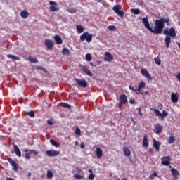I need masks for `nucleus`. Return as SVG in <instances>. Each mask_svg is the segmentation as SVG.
Masks as SVG:
<instances>
[{"label":"nucleus","instance_id":"21","mask_svg":"<svg viewBox=\"0 0 180 180\" xmlns=\"http://www.w3.org/2000/svg\"><path fill=\"white\" fill-rule=\"evenodd\" d=\"M143 88H146V82H141L139 84V86L137 91H136L137 95H139L140 91H141V89H143Z\"/></svg>","mask_w":180,"mask_h":180},{"label":"nucleus","instance_id":"36","mask_svg":"<svg viewBox=\"0 0 180 180\" xmlns=\"http://www.w3.org/2000/svg\"><path fill=\"white\" fill-rule=\"evenodd\" d=\"M131 12L134 13V15H140V9L131 8Z\"/></svg>","mask_w":180,"mask_h":180},{"label":"nucleus","instance_id":"46","mask_svg":"<svg viewBox=\"0 0 180 180\" xmlns=\"http://www.w3.org/2000/svg\"><path fill=\"white\" fill-rule=\"evenodd\" d=\"M48 124L51 125L54 124V120L53 119H49L47 120Z\"/></svg>","mask_w":180,"mask_h":180},{"label":"nucleus","instance_id":"18","mask_svg":"<svg viewBox=\"0 0 180 180\" xmlns=\"http://www.w3.org/2000/svg\"><path fill=\"white\" fill-rule=\"evenodd\" d=\"M45 45L46 46L48 50H51V49H53V41L51 39H46Z\"/></svg>","mask_w":180,"mask_h":180},{"label":"nucleus","instance_id":"22","mask_svg":"<svg viewBox=\"0 0 180 180\" xmlns=\"http://www.w3.org/2000/svg\"><path fill=\"white\" fill-rule=\"evenodd\" d=\"M160 146H161V143L158 141L153 140V147L155 148L156 151H160Z\"/></svg>","mask_w":180,"mask_h":180},{"label":"nucleus","instance_id":"29","mask_svg":"<svg viewBox=\"0 0 180 180\" xmlns=\"http://www.w3.org/2000/svg\"><path fill=\"white\" fill-rule=\"evenodd\" d=\"M28 61H30V63H33L34 64H37L39 63L37 58H33L32 56L28 57Z\"/></svg>","mask_w":180,"mask_h":180},{"label":"nucleus","instance_id":"50","mask_svg":"<svg viewBox=\"0 0 180 180\" xmlns=\"http://www.w3.org/2000/svg\"><path fill=\"white\" fill-rule=\"evenodd\" d=\"M94 178H95V174H90L89 176V179L91 180H94Z\"/></svg>","mask_w":180,"mask_h":180},{"label":"nucleus","instance_id":"45","mask_svg":"<svg viewBox=\"0 0 180 180\" xmlns=\"http://www.w3.org/2000/svg\"><path fill=\"white\" fill-rule=\"evenodd\" d=\"M68 11H69L70 13H75V12H77V9H75V8H68Z\"/></svg>","mask_w":180,"mask_h":180},{"label":"nucleus","instance_id":"30","mask_svg":"<svg viewBox=\"0 0 180 180\" xmlns=\"http://www.w3.org/2000/svg\"><path fill=\"white\" fill-rule=\"evenodd\" d=\"M150 110H154V112H155L156 116H159V117H161V116H162V113H161V112L158 110V109H156V108H150Z\"/></svg>","mask_w":180,"mask_h":180},{"label":"nucleus","instance_id":"4","mask_svg":"<svg viewBox=\"0 0 180 180\" xmlns=\"http://www.w3.org/2000/svg\"><path fill=\"white\" fill-rule=\"evenodd\" d=\"M49 9L51 12H57V11L60 10V8H58V4L56 1H49Z\"/></svg>","mask_w":180,"mask_h":180},{"label":"nucleus","instance_id":"34","mask_svg":"<svg viewBox=\"0 0 180 180\" xmlns=\"http://www.w3.org/2000/svg\"><path fill=\"white\" fill-rule=\"evenodd\" d=\"M50 143L51 144H52V146H53L54 147H60V143L53 139L50 140Z\"/></svg>","mask_w":180,"mask_h":180},{"label":"nucleus","instance_id":"11","mask_svg":"<svg viewBox=\"0 0 180 180\" xmlns=\"http://www.w3.org/2000/svg\"><path fill=\"white\" fill-rule=\"evenodd\" d=\"M80 70H82L83 72H85L86 75H89V77H92V72H91V70H89V69H88V68H86V66L80 65Z\"/></svg>","mask_w":180,"mask_h":180},{"label":"nucleus","instance_id":"38","mask_svg":"<svg viewBox=\"0 0 180 180\" xmlns=\"http://www.w3.org/2000/svg\"><path fill=\"white\" fill-rule=\"evenodd\" d=\"M108 30H110L111 32H116V26L115 25H110L108 27Z\"/></svg>","mask_w":180,"mask_h":180},{"label":"nucleus","instance_id":"57","mask_svg":"<svg viewBox=\"0 0 180 180\" xmlns=\"http://www.w3.org/2000/svg\"><path fill=\"white\" fill-rule=\"evenodd\" d=\"M80 147H81V148H82V149L85 148V145L84 144V143H82L80 144Z\"/></svg>","mask_w":180,"mask_h":180},{"label":"nucleus","instance_id":"53","mask_svg":"<svg viewBox=\"0 0 180 180\" xmlns=\"http://www.w3.org/2000/svg\"><path fill=\"white\" fill-rule=\"evenodd\" d=\"M129 89H131V91H134V92H136V94H137V90L134 89V87L129 86Z\"/></svg>","mask_w":180,"mask_h":180},{"label":"nucleus","instance_id":"51","mask_svg":"<svg viewBox=\"0 0 180 180\" xmlns=\"http://www.w3.org/2000/svg\"><path fill=\"white\" fill-rule=\"evenodd\" d=\"M137 110L139 116H143V112H141V108H137Z\"/></svg>","mask_w":180,"mask_h":180},{"label":"nucleus","instance_id":"9","mask_svg":"<svg viewBox=\"0 0 180 180\" xmlns=\"http://www.w3.org/2000/svg\"><path fill=\"white\" fill-rule=\"evenodd\" d=\"M46 154L48 157H57V155H60V152L57 150H46Z\"/></svg>","mask_w":180,"mask_h":180},{"label":"nucleus","instance_id":"26","mask_svg":"<svg viewBox=\"0 0 180 180\" xmlns=\"http://www.w3.org/2000/svg\"><path fill=\"white\" fill-rule=\"evenodd\" d=\"M120 98V103H123L124 105L126 104V103L127 102V97L126 96V95H121Z\"/></svg>","mask_w":180,"mask_h":180},{"label":"nucleus","instance_id":"7","mask_svg":"<svg viewBox=\"0 0 180 180\" xmlns=\"http://www.w3.org/2000/svg\"><path fill=\"white\" fill-rule=\"evenodd\" d=\"M171 164V157L165 156L162 158V165L168 167Z\"/></svg>","mask_w":180,"mask_h":180},{"label":"nucleus","instance_id":"42","mask_svg":"<svg viewBox=\"0 0 180 180\" xmlns=\"http://www.w3.org/2000/svg\"><path fill=\"white\" fill-rule=\"evenodd\" d=\"M158 175V173H157V172H155L153 174H151L150 176V179H154V178H155V176H157Z\"/></svg>","mask_w":180,"mask_h":180},{"label":"nucleus","instance_id":"43","mask_svg":"<svg viewBox=\"0 0 180 180\" xmlns=\"http://www.w3.org/2000/svg\"><path fill=\"white\" fill-rule=\"evenodd\" d=\"M74 178H75V179H82V178H84V176H82L79 174H75Z\"/></svg>","mask_w":180,"mask_h":180},{"label":"nucleus","instance_id":"20","mask_svg":"<svg viewBox=\"0 0 180 180\" xmlns=\"http://www.w3.org/2000/svg\"><path fill=\"white\" fill-rule=\"evenodd\" d=\"M20 16L22 19H27V18H29V12L26 10H22L20 12Z\"/></svg>","mask_w":180,"mask_h":180},{"label":"nucleus","instance_id":"54","mask_svg":"<svg viewBox=\"0 0 180 180\" xmlns=\"http://www.w3.org/2000/svg\"><path fill=\"white\" fill-rule=\"evenodd\" d=\"M138 5H140L141 6H143V5H144V1H138Z\"/></svg>","mask_w":180,"mask_h":180},{"label":"nucleus","instance_id":"5","mask_svg":"<svg viewBox=\"0 0 180 180\" xmlns=\"http://www.w3.org/2000/svg\"><path fill=\"white\" fill-rule=\"evenodd\" d=\"M121 10L122 6L120 5H116L115 7H113V11L115 12V13H117L118 16L122 18L124 15V13Z\"/></svg>","mask_w":180,"mask_h":180},{"label":"nucleus","instance_id":"27","mask_svg":"<svg viewBox=\"0 0 180 180\" xmlns=\"http://www.w3.org/2000/svg\"><path fill=\"white\" fill-rule=\"evenodd\" d=\"M7 57H8V58H10L11 60H20V58H19V56H16L12 55V54H8Z\"/></svg>","mask_w":180,"mask_h":180},{"label":"nucleus","instance_id":"39","mask_svg":"<svg viewBox=\"0 0 180 180\" xmlns=\"http://www.w3.org/2000/svg\"><path fill=\"white\" fill-rule=\"evenodd\" d=\"M86 61H91V60H92V56H91V53H87L86 55Z\"/></svg>","mask_w":180,"mask_h":180},{"label":"nucleus","instance_id":"24","mask_svg":"<svg viewBox=\"0 0 180 180\" xmlns=\"http://www.w3.org/2000/svg\"><path fill=\"white\" fill-rule=\"evenodd\" d=\"M14 151H15L17 157H22V153L20 152L19 147H18V146H16V145H14Z\"/></svg>","mask_w":180,"mask_h":180},{"label":"nucleus","instance_id":"47","mask_svg":"<svg viewBox=\"0 0 180 180\" xmlns=\"http://www.w3.org/2000/svg\"><path fill=\"white\" fill-rule=\"evenodd\" d=\"M28 116H30V117H34V112L33 111H30L27 112Z\"/></svg>","mask_w":180,"mask_h":180},{"label":"nucleus","instance_id":"60","mask_svg":"<svg viewBox=\"0 0 180 180\" xmlns=\"http://www.w3.org/2000/svg\"><path fill=\"white\" fill-rule=\"evenodd\" d=\"M122 105H124L123 103H120V105H119V108L120 109H122Z\"/></svg>","mask_w":180,"mask_h":180},{"label":"nucleus","instance_id":"40","mask_svg":"<svg viewBox=\"0 0 180 180\" xmlns=\"http://www.w3.org/2000/svg\"><path fill=\"white\" fill-rule=\"evenodd\" d=\"M154 61L155 63V64H157L158 65H161V60H158L157 58H154Z\"/></svg>","mask_w":180,"mask_h":180},{"label":"nucleus","instance_id":"56","mask_svg":"<svg viewBox=\"0 0 180 180\" xmlns=\"http://www.w3.org/2000/svg\"><path fill=\"white\" fill-rule=\"evenodd\" d=\"M129 103L133 105L134 103H136V101H134V100H133V99H131V100H129Z\"/></svg>","mask_w":180,"mask_h":180},{"label":"nucleus","instance_id":"1","mask_svg":"<svg viewBox=\"0 0 180 180\" xmlns=\"http://www.w3.org/2000/svg\"><path fill=\"white\" fill-rule=\"evenodd\" d=\"M163 34L166 36L165 41L166 44V47L169 49V44H171V37H172V39H175V37H176V32H175V28H165L163 30Z\"/></svg>","mask_w":180,"mask_h":180},{"label":"nucleus","instance_id":"17","mask_svg":"<svg viewBox=\"0 0 180 180\" xmlns=\"http://www.w3.org/2000/svg\"><path fill=\"white\" fill-rule=\"evenodd\" d=\"M178 93H172L171 94V99H172V102H173L174 103H176V102H178Z\"/></svg>","mask_w":180,"mask_h":180},{"label":"nucleus","instance_id":"48","mask_svg":"<svg viewBox=\"0 0 180 180\" xmlns=\"http://www.w3.org/2000/svg\"><path fill=\"white\" fill-rule=\"evenodd\" d=\"M36 69L37 70H41L42 71H44V72H46V68H43V67H41V66H37L36 67Z\"/></svg>","mask_w":180,"mask_h":180},{"label":"nucleus","instance_id":"52","mask_svg":"<svg viewBox=\"0 0 180 180\" xmlns=\"http://www.w3.org/2000/svg\"><path fill=\"white\" fill-rule=\"evenodd\" d=\"M25 158H27V160H30V153L25 154Z\"/></svg>","mask_w":180,"mask_h":180},{"label":"nucleus","instance_id":"12","mask_svg":"<svg viewBox=\"0 0 180 180\" xmlns=\"http://www.w3.org/2000/svg\"><path fill=\"white\" fill-rule=\"evenodd\" d=\"M104 60L108 62L113 61V56H112L110 52H105Z\"/></svg>","mask_w":180,"mask_h":180},{"label":"nucleus","instance_id":"2","mask_svg":"<svg viewBox=\"0 0 180 180\" xmlns=\"http://www.w3.org/2000/svg\"><path fill=\"white\" fill-rule=\"evenodd\" d=\"M165 23V20L164 18H161L160 20H156L155 22V26L154 28H152V33H158V34H161L162 33V29H164V25Z\"/></svg>","mask_w":180,"mask_h":180},{"label":"nucleus","instance_id":"25","mask_svg":"<svg viewBox=\"0 0 180 180\" xmlns=\"http://www.w3.org/2000/svg\"><path fill=\"white\" fill-rule=\"evenodd\" d=\"M54 39L56 44H63V39H61V37L56 35Z\"/></svg>","mask_w":180,"mask_h":180},{"label":"nucleus","instance_id":"6","mask_svg":"<svg viewBox=\"0 0 180 180\" xmlns=\"http://www.w3.org/2000/svg\"><path fill=\"white\" fill-rule=\"evenodd\" d=\"M75 81H76L77 85L82 86V88H86L88 86V83H86V81L84 79L79 80L77 78H75Z\"/></svg>","mask_w":180,"mask_h":180},{"label":"nucleus","instance_id":"44","mask_svg":"<svg viewBox=\"0 0 180 180\" xmlns=\"http://www.w3.org/2000/svg\"><path fill=\"white\" fill-rule=\"evenodd\" d=\"M75 133L77 136H81V129H79V128H77Z\"/></svg>","mask_w":180,"mask_h":180},{"label":"nucleus","instance_id":"13","mask_svg":"<svg viewBox=\"0 0 180 180\" xmlns=\"http://www.w3.org/2000/svg\"><path fill=\"white\" fill-rule=\"evenodd\" d=\"M154 129H155V133L156 134H160L162 131V126H161L160 124H156L154 125Z\"/></svg>","mask_w":180,"mask_h":180},{"label":"nucleus","instance_id":"58","mask_svg":"<svg viewBox=\"0 0 180 180\" xmlns=\"http://www.w3.org/2000/svg\"><path fill=\"white\" fill-rule=\"evenodd\" d=\"M90 65L91 67H96V65L94 64V63H92V62L90 63Z\"/></svg>","mask_w":180,"mask_h":180},{"label":"nucleus","instance_id":"35","mask_svg":"<svg viewBox=\"0 0 180 180\" xmlns=\"http://www.w3.org/2000/svg\"><path fill=\"white\" fill-rule=\"evenodd\" d=\"M62 54H63L64 56H70V50L67 48H64L62 50Z\"/></svg>","mask_w":180,"mask_h":180},{"label":"nucleus","instance_id":"64","mask_svg":"<svg viewBox=\"0 0 180 180\" xmlns=\"http://www.w3.org/2000/svg\"><path fill=\"white\" fill-rule=\"evenodd\" d=\"M178 46L180 49V43H178Z\"/></svg>","mask_w":180,"mask_h":180},{"label":"nucleus","instance_id":"19","mask_svg":"<svg viewBox=\"0 0 180 180\" xmlns=\"http://www.w3.org/2000/svg\"><path fill=\"white\" fill-rule=\"evenodd\" d=\"M8 162H10L11 165L13 167V170L17 172L18 171V164L15 162L12 159H8Z\"/></svg>","mask_w":180,"mask_h":180},{"label":"nucleus","instance_id":"8","mask_svg":"<svg viewBox=\"0 0 180 180\" xmlns=\"http://www.w3.org/2000/svg\"><path fill=\"white\" fill-rule=\"evenodd\" d=\"M142 22H143L146 29H147L150 32H151V30H153V27H151L150 26V22L148 21V18H142Z\"/></svg>","mask_w":180,"mask_h":180},{"label":"nucleus","instance_id":"61","mask_svg":"<svg viewBox=\"0 0 180 180\" xmlns=\"http://www.w3.org/2000/svg\"><path fill=\"white\" fill-rule=\"evenodd\" d=\"M89 172H90V174H94L92 169H89Z\"/></svg>","mask_w":180,"mask_h":180},{"label":"nucleus","instance_id":"63","mask_svg":"<svg viewBox=\"0 0 180 180\" xmlns=\"http://www.w3.org/2000/svg\"><path fill=\"white\" fill-rule=\"evenodd\" d=\"M6 180H14V179L12 178H6Z\"/></svg>","mask_w":180,"mask_h":180},{"label":"nucleus","instance_id":"15","mask_svg":"<svg viewBox=\"0 0 180 180\" xmlns=\"http://www.w3.org/2000/svg\"><path fill=\"white\" fill-rule=\"evenodd\" d=\"M172 175L174 176V179H178V176H179V172L176 170L175 168L171 169Z\"/></svg>","mask_w":180,"mask_h":180},{"label":"nucleus","instance_id":"55","mask_svg":"<svg viewBox=\"0 0 180 180\" xmlns=\"http://www.w3.org/2000/svg\"><path fill=\"white\" fill-rule=\"evenodd\" d=\"M158 109H160V110H162V108H163L162 104L159 103L158 105Z\"/></svg>","mask_w":180,"mask_h":180},{"label":"nucleus","instance_id":"62","mask_svg":"<svg viewBox=\"0 0 180 180\" xmlns=\"http://www.w3.org/2000/svg\"><path fill=\"white\" fill-rule=\"evenodd\" d=\"M168 22H169V20H168V19L165 20V22H166V23H168Z\"/></svg>","mask_w":180,"mask_h":180},{"label":"nucleus","instance_id":"23","mask_svg":"<svg viewBox=\"0 0 180 180\" xmlns=\"http://www.w3.org/2000/svg\"><path fill=\"white\" fill-rule=\"evenodd\" d=\"M148 139L147 138V135H145L143 136V147H144L145 148H148Z\"/></svg>","mask_w":180,"mask_h":180},{"label":"nucleus","instance_id":"14","mask_svg":"<svg viewBox=\"0 0 180 180\" xmlns=\"http://www.w3.org/2000/svg\"><path fill=\"white\" fill-rule=\"evenodd\" d=\"M141 73L143 77H146V78H148V79H151V75L150 73H148V71H147L146 69H141Z\"/></svg>","mask_w":180,"mask_h":180},{"label":"nucleus","instance_id":"37","mask_svg":"<svg viewBox=\"0 0 180 180\" xmlns=\"http://www.w3.org/2000/svg\"><path fill=\"white\" fill-rule=\"evenodd\" d=\"M59 106H62V108H67L68 109H71V105L65 103H60Z\"/></svg>","mask_w":180,"mask_h":180},{"label":"nucleus","instance_id":"3","mask_svg":"<svg viewBox=\"0 0 180 180\" xmlns=\"http://www.w3.org/2000/svg\"><path fill=\"white\" fill-rule=\"evenodd\" d=\"M80 40L81 41H85L86 40L87 43H91L92 41V34H89L88 32L83 33L80 36Z\"/></svg>","mask_w":180,"mask_h":180},{"label":"nucleus","instance_id":"31","mask_svg":"<svg viewBox=\"0 0 180 180\" xmlns=\"http://www.w3.org/2000/svg\"><path fill=\"white\" fill-rule=\"evenodd\" d=\"M76 29L77 31V33L81 34L82 32H84V27L82 25H77Z\"/></svg>","mask_w":180,"mask_h":180},{"label":"nucleus","instance_id":"10","mask_svg":"<svg viewBox=\"0 0 180 180\" xmlns=\"http://www.w3.org/2000/svg\"><path fill=\"white\" fill-rule=\"evenodd\" d=\"M80 70H82L83 72H85L86 75H89V77H92V72H91V70H89V69H88V68H86V66L80 65Z\"/></svg>","mask_w":180,"mask_h":180},{"label":"nucleus","instance_id":"33","mask_svg":"<svg viewBox=\"0 0 180 180\" xmlns=\"http://www.w3.org/2000/svg\"><path fill=\"white\" fill-rule=\"evenodd\" d=\"M46 176H47L48 179H51V178H53V176H54V175L53 174V171L48 170Z\"/></svg>","mask_w":180,"mask_h":180},{"label":"nucleus","instance_id":"28","mask_svg":"<svg viewBox=\"0 0 180 180\" xmlns=\"http://www.w3.org/2000/svg\"><path fill=\"white\" fill-rule=\"evenodd\" d=\"M123 153H124L125 157H130V155L131 154V153L130 152V150L127 148H124L123 149Z\"/></svg>","mask_w":180,"mask_h":180},{"label":"nucleus","instance_id":"32","mask_svg":"<svg viewBox=\"0 0 180 180\" xmlns=\"http://www.w3.org/2000/svg\"><path fill=\"white\" fill-rule=\"evenodd\" d=\"M168 144H172V143H175V138L174 136H170L167 139Z\"/></svg>","mask_w":180,"mask_h":180},{"label":"nucleus","instance_id":"16","mask_svg":"<svg viewBox=\"0 0 180 180\" xmlns=\"http://www.w3.org/2000/svg\"><path fill=\"white\" fill-rule=\"evenodd\" d=\"M96 157L98 160L101 159V158L103 157V150H102L101 148L98 147L96 148Z\"/></svg>","mask_w":180,"mask_h":180},{"label":"nucleus","instance_id":"59","mask_svg":"<svg viewBox=\"0 0 180 180\" xmlns=\"http://www.w3.org/2000/svg\"><path fill=\"white\" fill-rule=\"evenodd\" d=\"M75 144L76 146H79V143H78V141H75Z\"/></svg>","mask_w":180,"mask_h":180},{"label":"nucleus","instance_id":"49","mask_svg":"<svg viewBox=\"0 0 180 180\" xmlns=\"http://www.w3.org/2000/svg\"><path fill=\"white\" fill-rule=\"evenodd\" d=\"M29 151H30V153H31L32 154H34V155H37V154H39V152H37V150H30Z\"/></svg>","mask_w":180,"mask_h":180},{"label":"nucleus","instance_id":"41","mask_svg":"<svg viewBox=\"0 0 180 180\" xmlns=\"http://www.w3.org/2000/svg\"><path fill=\"white\" fill-rule=\"evenodd\" d=\"M167 116H168V112H167L165 110H163L160 117H167Z\"/></svg>","mask_w":180,"mask_h":180}]
</instances>
